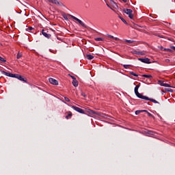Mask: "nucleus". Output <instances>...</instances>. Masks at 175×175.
<instances>
[{"label":"nucleus","mask_w":175,"mask_h":175,"mask_svg":"<svg viewBox=\"0 0 175 175\" xmlns=\"http://www.w3.org/2000/svg\"><path fill=\"white\" fill-rule=\"evenodd\" d=\"M124 2V3H126V2H128V0H122Z\"/></svg>","instance_id":"38"},{"label":"nucleus","mask_w":175,"mask_h":175,"mask_svg":"<svg viewBox=\"0 0 175 175\" xmlns=\"http://www.w3.org/2000/svg\"><path fill=\"white\" fill-rule=\"evenodd\" d=\"M129 65H126V64H124L123 67L124 68V69H129Z\"/></svg>","instance_id":"32"},{"label":"nucleus","mask_w":175,"mask_h":175,"mask_svg":"<svg viewBox=\"0 0 175 175\" xmlns=\"http://www.w3.org/2000/svg\"><path fill=\"white\" fill-rule=\"evenodd\" d=\"M120 19H121V21H122L124 24L128 25V23H126V21H125V20L124 19V18L120 17Z\"/></svg>","instance_id":"31"},{"label":"nucleus","mask_w":175,"mask_h":175,"mask_svg":"<svg viewBox=\"0 0 175 175\" xmlns=\"http://www.w3.org/2000/svg\"><path fill=\"white\" fill-rule=\"evenodd\" d=\"M171 49H172V50H174V51H175V46H171Z\"/></svg>","instance_id":"36"},{"label":"nucleus","mask_w":175,"mask_h":175,"mask_svg":"<svg viewBox=\"0 0 175 175\" xmlns=\"http://www.w3.org/2000/svg\"><path fill=\"white\" fill-rule=\"evenodd\" d=\"M64 100H66V102H70V99H69V98L68 97H64Z\"/></svg>","instance_id":"33"},{"label":"nucleus","mask_w":175,"mask_h":175,"mask_svg":"<svg viewBox=\"0 0 175 175\" xmlns=\"http://www.w3.org/2000/svg\"><path fill=\"white\" fill-rule=\"evenodd\" d=\"M70 107H72V109L75 110V111H77L78 113H80L81 114H84L85 111L83 109L79 108V107H76L75 105H70Z\"/></svg>","instance_id":"4"},{"label":"nucleus","mask_w":175,"mask_h":175,"mask_svg":"<svg viewBox=\"0 0 175 175\" xmlns=\"http://www.w3.org/2000/svg\"><path fill=\"white\" fill-rule=\"evenodd\" d=\"M0 61L1 62H6V59L5 58L0 56Z\"/></svg>","instance_id":"30"},{"label":"nucleus","mask_w":175,"mask_h":175,"mask_svg":"<svg viewBox=\"0 0 175 175\" xmlns=\"http://www.w3.org/2000/svg\"><path fill=\"white\" fill-rule=\"evenodd\" d=\"M41 32L43 36L47 38V39H50V38H51V34L49 33V31L42 29Z\"/></svg>","instance_id":"6"},{"label":"nucleus","mask_w":175,"mask_h":175,"mask_svg":"<svg viewBox=\"0 0 175 175\" xmlns=\"http://www.w3.org/2000/svg\"><path fill=\"white\" fill-rule=\"evenodd\" d=\"M2 73L3 75L8 76V77H14V79H18V80H20V81H23L24 83H28V81L27 78H24V77L18 74H13V73L8 72L5 71H3Z\"/></svg>","instance_id":"1"},{"label":"nucleus","mask_w":175,"mask_h":175,"mask_svg":"<svg viewBox=\"0 0 175 175\" xmlns=\"http://www.w3.org/2000/svg\"><path fill=\"white\" fill-rule=\"evenodd\" d=\"M63 17L64 18H65V20H68V17H70V16H69V14H63Z\"/></svg>","instance_id":"25"},{"label":"nucleus","mask_w":175,"mask_h":175,"mask_svg":"<svg viewBox=\"0 0 175 175\" xmlns=\"http://www.w3.org/2000/svg\"><path fill=\"white\" fill-rule=\"evenodd\" d=\"M159 83L160 85H161L162 87H172L168 83H165V82H163V81H159Z\"/></svg>","instance_id":"10"},{"label":"nucleus","mask_w":175,"mask_h":175,"mask_svg":"<svg viewBox=\"0 0 175 175\" xmlns=\"http://www.w3.org/2000/svg\"><path fill=\"white\" fill-rule=\"evenodd\" d=\"M94 40H96V42H103L105 40V38H94Z\"/></svg>","instance_id":"15"},{"label":"nucleus","mask_w":175,"mask_h":175,"mask_svg":"<svg viewBox=\"0 0 175 175\" xmlns=\"http://www.w3.org/2000/svg\"><path fill=\"white\" fill-rule=\"evenodd\" d=\"M68 16H69L71 18H72L73 20H75V21L79 22V21H80V19L76 18V16H72V15H71V14H68Z\"/></svg>","instance_id":"17"},{"label":"nucleus","mask_w":175,"mask_h":175,"mask_svg":"<svg viewBox=\"0 0 175 175\" xmlns=\"http://www.w3.org/2000/svg\"><path fill=\"white\" fill-rule=\"evenodd\" d=\"M108 38H110V39H114V36H113L111 35H109Z\"/></svg>","instance_id":"35"},{"label":"nucleus","mask_w":175,"mask_h":175,"mask_svg":"<svg viewBox=\"0 0 175 175\" xmlns=\"http://www.w3.org/2000/svg\"><path fill=\"white\" fill-rule=\"evenodd\" d=\"M135 91V94L136 95V96H137V98H139L140 99H148L147 96H144L143 94L139 93V90H134Z\"/></svg>","instance_id":"5"},{"label":"nucleus","mask_w":175,"mask_h":175,"mask_svg":"<svg viewBox=\"0 0 175 175\" xmlns=\"http://www.w3.org/2000/svg\"><path fill=\"white\" fill-rule=\"evenodd\" d=\"M124 42H126V43H135V41L131 40H124Z\"/></svg>","instance_id":"24"},{"label":"nucleus","mask_w":175,"mask_h":175,"mask_svg":"<svg viewBox=\"0 0 175 175\" xmlns=\"http://www.w3.org/2000/svg\"><path fill=\"white\" fill-rule=\"evenodd\" d=\"M130 75H131L132 76H135V77H138V75H137L136 73L133 72H131Z\"/></svg>","instance_id":"26"},{"label":"nucleus","mask_w":175,"mask_h":175,"mask_svg":"<svg viewBox=\"0 0 175 175\" xmlns=\"http://www.w3.org/2000/svg\"><path fill=\"white\" fill-rule=\"evenodd\" d=\"M46 2H50L51 3H54L55 5H58L59 3L57 0H45Z\"/></svg>","instance_id":"11"},{"label":"nucleus","mask_w":175,"mask_h":175,"mask_svg":"<svg viewBox=\"0 0 175 175\" xmlns=\"http://www.w3.org/2000/svg\"><path fill=\"white\" fill-rule=\"evenodd\" d=\"M167 51H170V49H167Z\"/></svg>","instance_id":"40"},{"label":"nucleus","mask_w":175,"mask_h":175,"mask_svg":"<svg viewBox=\"0 0 175 175\" xmlns=\"http://www.w3.org/2000/svg\"><path fill=\"white\" fill-rule=\"evenodd\" d=\"M142 77H146V79H152V75H143Z\"/></svg>","instance_id":"19"},{"label":"nucleus","mask_w":175,"mask_h":175,"mask_svg":"<svg viewBox=\"0 0 175 175\" xmlns=\"http://www.w3.org/2000/svg\"><path fill=\"white\" fill-rule=\"evenodd\" d=\"M144 111H147V110H137L135 111L136 116H139L140 113H144Z\"/></svg>","instance_id":"16"},{"label":"nucleus","mask_w":175,"mask_h":175,"mask_svg":"<svg viewBox=\"0 0 175 175\" xmlns=\"http://www.w3.org/2000/svg\"><path fill=\"white\" fill-rule=\"evenodd\" d=\"M131 54H136L137 55H146V53L142 51H132Z\"/></svg>","instance_id":"7"},{"label":"nucleus","mask_w":175,"mask_h":175,"mask_svg":"<svg viewBox=\"0 0 175 175\" xmlns=\"http://www.w3.org/2000/svg\"><path fill=\"white\" fill-rule=\"evenodd\" d=\"M68 16H69L71 18H72L73 20H75V21L79 22V21H80V19L76 18V16H72V15H71V14H68Z\"/></svg>","instance_id":"18"},{"label":"nucleus","mask_w":175,"mask_h":175,"mask_svg":"<svg viewBox=\"0 0 175 175\" xmlns=\"http://www.w3.org/2000/svg\"><path fill=\"white\" fill-rule=\"evenodd\" d=\"M145 100H150V102H152L153 103H159L158 101H157L154 98H150L148 97H147V98H144Z\"/></svg>","instance_id":"12"},{"label":"nucleus","mask_w":175,"mask_h":175,"mask_svg":"<svg viewBox=\"0 0 175 175\" xmlns=\"http://www.w3.org/2000/svg\"><path fill=\"white\" fill-rule=\"evenodd\" d=\"M82 27H83V28H87V26L85 25V24H84V23H83V21H81V20H79V21L78 22Z\"/></svg>","instance_id":"21"},{"label":"nucleus","mask_w":175,"mask_h":175,"mask_svg":"<svg viewBox=\"0 0 175 175\" xmlns=\"http://www.w3.org/2000/svg\"><path fill=\"white\" fill-rule=\"evenodd\" d=\"M153 35H154V36H158V38H165V36L160 35L159 33H153Z\"/></svg>","instance_id":"23"},{"label":"nucleus","mask_w":175,"mask_h":175,"mask_svg":"<svg viewBox=\"0 0 175 175\" xmlns=\"http://www.w3.org/2000/svg\"><path fill=\"white\" fill-rule=\"evenodd\" d=\"M139 61H141V62H143L144 64H150V59H148V57L146 58H139L138 59Z\"/></svg>","instance_id":"8"},{"label":"nucleus","mask_w":175,"mask_h":175,"mask_svg":"<svg viewBox=\"0 0 175 175\" xmlns=\"http://www.w3.org/2000/svg\"><path fill=\"white\" fill-rule=\"evenodd\" d=\"M27 31H35V29L32 27H29L27 29Z\"/></svg>","instance_id":"27"},{"label":"nucleus","mask_w":175,"mask_h":175,"mask_svg":"<svg viewBox=\"0 0 175 175\" xmlns=\"http://www.w3.org/2000/svg\"><path fill=\"white\" fill-rule=\"evenodd\" d=\"M86 58H87V59H90V60L94 59V55H86Z\"/></svg>","instance_id":"20"},{"label":"nucleus","mask_w":175,"mask_h":175,"mask_svg":"<svg viewBox=\"0 0 175 175\" xmlns=\"http://www.w3.org/2000/svg\"><path fill=\"white\" fill-rule=\"evenodd\" d=\"M84 114H86L87 116H89L90 117H94V116H95V114L96 116H99V113H98L95 111H93L92 109H86L85 110Z\"/></svg>","instance_id":"2"},{"label":"nucleus","mask_w":175,"mask_h":175,"mask_svg":"<svg viewBox=\"0 0 175 175\" xmlns=\"http://www.w3.org/2000/svg\"><path fill=\"white\" fill-rule=\"evenodd\" d=\"M140 88V85H137L135 88L134 91H139V88Z\"/></svg>","instance_id":"29"},{"label":"nucleus","mask_w":175,"mask_h":175,"mask_svg":"<svg viewBox=\"0 0 175 175\" xmlns=\"http://www.w3.org/2000/svg\"><path fill=\"white\" fill-rule=\"evenodd\" d=\"M144 113H146L148 117H152V118H154V116L151 113L148 112V111L146 110V111H144Z\"/></svg>","instance_id":"22"},{"label":"nucleus","mask_w":175,"mask_h":175,"mask_svg":"<svg viewBox=\"0 0 175 175\" xmlns=\"http://www.w3.org/2000/svg\"><path fill=\"white\" fill-rule=\"evenodd\" d=\"M115 40H118V38H113Z\"/></svg>","instance_id":"39"},{"label":"nucleus","mask_w":175,"mask_h":175,"mask_svg":"<svg viewBox=\"0 0 175 175\" xmlns=\"http://www.w3.org/2000/svg\"><path fill=\"white\" fill-rule=\"evenodd\" d=\"M49 83H51V84H53V85H58V81L53 78H49Z\"/></svg>","instance_id":"9"},{"label":"nucleus","mask_w":175,"mask_h":175,"mask_svg":"<svg viewBox=\"0 0 175 175\" xmlns=\"http://www.w3.org/2000/svg\"><path fill=\"white\" fill-rule=\"evenodd\" d=\"M123 12L126 13V14H128L129 18L133 19V11L131 9H124Z\"/></svg>","instance_id":"3"},{"label":"nucleus","mask_w":175,"mask_h":175,"mask_svg":"<svg viewBox=\"0 0 175 175\" xmlns=\"http://www.w3.org/2000/svg\"><path fill=\"white\" fill-rule=\"evenodd\" d=\"M21 57H23V55H21V53H18L17 56H16L17 59H20V58H21Z\"/></svg>","instance_id":"28"},{"label":"nucleus","mask_w":175,"mask_h":175,"mask_svg":"<svg viewBox=\"0 0 175 175\" xmlns=\"http://www.w3.org/2000/svg\"><path fill=\"white\" fill-rule=\"evenodd\" d=\"M81 96H83V98H86L87 97V94H85V93H84V92L81 93Z\"/></svg>","instance_id":"34"},{"label":"nucleus","mask_w":175,"mask_h":175,"mask_svg":"<svg viewBox=\"0 0 175 175\" xmlns=\"http://www.w3.org/2000/svg\"><path fill=\"white\" fill-rule=\"evenodd\" d=\"M66 114H67V116H66V120H69V118H72V114L71 111L66 112Z\"/></svg>","instance_id":"13"},{"label":"nucleus","mask_w":175,"mask_h":175,"mask_svg":"<svg viewBox=\"0 0 175 175\" xmlns=\"http://www.w3.org/2000/svg\"><path fill=\"white\" fill-rule=\"evenodd\" d=\"M72 85H74V87H77L79 85V81H77V79H74L72 81Z\"/></svg>","instance_id":"14"},{"label":"nucleus","mask_w":175,"mask_h":175,"mask_svg":"<svg viewBox=\"0 0 175 175\" xmlns=\"http://www.w3.org/2000/svg\"><path fill=\"white\" fill-rule=\"evenodd\" d=\"M71 78L72 79V80L76 79V77H75L74 76H71Z\"/></svg>","instance_id":"37"}]
</instances>
